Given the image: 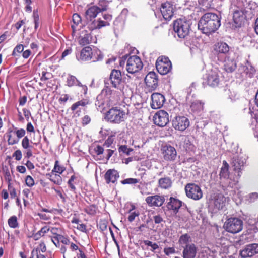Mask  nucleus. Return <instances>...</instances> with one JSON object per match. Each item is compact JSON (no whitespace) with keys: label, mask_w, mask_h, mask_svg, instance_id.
<instances>
[{"label":"nucleus","mask_w":258,"mask_h":258,"mask_svg":"<svg viewBox=\"0 0 258 258\" xmlns=\"http://www.w3.org/2000/svg\"><path fill=\"white\" fill-rule=\"evenodd\" d=\"M221 25L220 18L216 14L207 13L200 19L198 28L207 35L215 32Z\"/></svg>","instance_id":"f257e3e1"},{"label":"nucleus","mask_w":258,"mask_h":258,"mask_svg":"<svg viewBox=\"0 0 258 258\" xmlns=\"http://www.w3.org/2000/svg\"><path fill=\"white\" fill-rule=\"evenodd\" d=\"M126 61V70L130 74H134L140 71L143 68V63L140 58L136 55L123 56L120 61V65L123 66Z\"/></svg>","instance_id":"f03ea898"},{"label":"nucleus","mask_w":258,"mask_h":258,"mask_svg":"<svg viewBox=\"0 0 258 258\" xmlns=\"http://www.w3.org/2000/svg\"><path fill=\"white\" fill-rule=\"evenodd\" d=\"M190 24V21L185 18L178 19L174 22V31L179 38H184L189 33Z\"/></svg>","instance_id":"7ed1b4c3"},{"label":"nucleus","mask_w":258,"mask_h":258,"mask_svg":"<svg viewBox=\"0 0 258 258\" xmlns=\"http://www.w3.org/2000/svg\"><path fill=\"white\" fill-rule=\"evenodd\" d=\"M126 117L125 112L117 107H112L106 113L105 119L110 122L120 123L124 121Z\"/></svg>","instance_id":"20e7f679"},{"label":"nucleus","mask_w":258,"mask_h":258,"mask_svg":"<svg viewBox=\"0 0 258 258\" xmlns=\"http://www.w3.org/2000/svg\"><path fill=\"white\" fill-rule=\"evenodd\" d=\"M243 225V221L240 219L230 218L225 222L224 227L227 232L235 234L242 230Z\"/></svg>","instance_id":"39448f33"},{"label":"nucleus","mask_w":258,"mask_h":258,"mask_svg":"<svg viewBox=\"0 0 258 258\" xmlns=\"http://www.w3.org/2000/svg\"><path fill=\"white\" fill-rule=\"evenodd\" d=\"M109 80L113 87L120 91L123 90L124 81L122 78L121 73L120 71L115 69L112 70L110 74Z\"/></svg>","instance_id":"423d86ee"},{"label":"nucleus","mask_w":258,"mask_h":258,"mask_svg":"<svg viewBox=\"0 0 258 258\" xmlns=\"http://www.w3.org/2000/svg\"><path fill=\"white\" fill-rule=\"evenodd\" d=\"M156 67L160 74L166 75L171 70L172 64L168 57L160 56L156 60Z\"/></svg>","instance_id":"0eeeda50"},{"label":"nucleus","mask_w":258,"mask_h":258,"mask_svg":"<svg viewBox=\"0 0 258 258\" xmlns=\"http://www.w3.org/2000/svg\"><path fill=\"white\" fill-rule=\"evenodd\" d=\"M187 197L194 200H198L203 197V193L200 187L195 183H188L185 187Z\"/></svg>","instance_id":"6e6552de"},{"label":"nucleus","mask_w":258,"mask_h":258,"mask_svg":"<svg viewBox=\"0 0 258 258\" xmlns=\"http://www.w3.org/2000/svg\"><path fill=\"white\" fill-rule=\"evenodd\" d=\"M172 126L176 130L184 131L189 126V119L183 116H178L172 121Z\"/></svg>","instance_id":"1a4fd4ad"},{"label":"nucleus","mask_w":258,"mask_h":258,"mask_svg":"<svg viewBox=\"0 0 258 258\" xmlns=\"http://www.w3.org/2000/svg\"><path fill=\"white\" fill-rule=\"evenodd\" d=\"M154 123L161 127L165 126L169 122V115L164 110L158 111L153 117Z\"/></svg>","instance_id":"9d476101"},{"label":"nucleus","mask_w":258,"mask_h":258,"mask_svg":"<svg viewBox=\"0 0 258 258\" xmlns=\"http://www.w3.org/2000/svg\"><path fill=\"white\" fill-rule=\"evenodd\" d=\"M205 79L207 84L212 87L217 86L220 82L219 72L217 69H212L208 72Z\"/></svg>","instance_id":"9b49d317"},{"label":"nucleus","mask_w":258,"mask_h":258,"mask_svg":"<svg viewBox=\"0 0 258 258\" xmlns=\"http://www.w3.org/2000/svg\"><path fill=\"white\" fill-rule=\"evenodd\" d=\"M164 159L167 161H174L177 157V152L174 147L170 145H165L162 148Z\"/></svg>","instance_id":"f8f14e48"},{"label":"nucleus","mask_w":258,"mask_h":258,"mask_svg":"<svg viewBox=\"0 0 258 258\" xmlns=\"http://www.w3.org/2000/svg\"><path fill=\"white\" fill-rule=\"evenodd\" d=\"M258 253V244L253 243L247 245L240 251V255L243 258L252 257Z\"/></svg>","instance_id":"ddd939ff"},{"label":"nucleus","mask_w":258,"mask_h":258,"mask_svg":"<svg viewBox=\"0 0 258 258\" xmlns=\"http://www.w3.org/2000/svg\"><path fill=\"white\" fill-rule=\"evenodd\" d=\"M247 11L244 9H238L234 11L233 19L237 26L240 27L246 18Z\"/></svg>","instance_id":"4468645a"},{"label":"nucleus","mask_w":258,"mask_h":258,"mask_svg":"<svg viewBox=\"0 0 258 258\" xmlns=\"http://www.w3.org/2000/svg\"><path fill=\"white\" fill-rule=\"evenodd\" d=\"M145 201L150 207H160L164 203L165 198L163 196L156 195L147 197Z\"/></svg>","instance_id":"2eb2a0df"},{"label":"nucleus","mask_w":258,"mask_h":258,"mask_svg":"<svg viewBox=\"0 0 258 258\" xmlns=\"http://www.w3.org/2000/svg\"><path fill=\"white\" fill-rule=\"evenodd\" d=\"M198 250V247L192 243L183 247L182 251L183 258H196Z\"/></svg>","instance_id":"dca6fc26"},{"label":"nucleus","mask_w":258,"mask_h":258,"mask_svg":"<svg viewBox=\"0 0 258 258\" xmlns=\"http://www.w3.org/2000/svg\"><path fill=\"white\" fill-rule=\"evenodd\" d=\"M152 103L151 106L153 109H157L162 107L164 102V96L160 93H154L151 95Z\"/></svg>","instance_id":"f3484780"},{"label":"nucleus","mask_w":258,"mask_h":258,"mask_svg":"<svg viewBox=\"0 0 258 258\" xmlns=\"http://www.w3.org/2000/svg\"><path fill=\"white\" fill-rule=\"evenodd\" d=\"M146 85L152 89H155L158 86L157 75L154 72H150L145 78Z\"/></svg>","instance_id":"a211bd4d"},{"label":"nucleus","mask_w":258,"mask_h":258,"mask_svg":"<svg viewBox=\"0 0 258 258\" xmlns=\"http://www.w3.org/2000/svg\"><path fill=\"white\" fill-rule=\"evenodd\" d=\"M112 90L109 88H106L103 89L101 93L97 96L98 99H103V104H106L110 105L112 102Z\"/></svg>","instance_id":"6ab92c4d"},{"label":"nucleus","mask_w":258,"mask_h":258,"mask_svg":"<svg viewBox=\"0 0 258 258\" xmlns=\"http://www.w3.org/2000/svg\"><path fill=\"white\" fill-rule=\"evenodd\" d=\"M173 9L172 5L169 2L162 4L160 11L163 18L165 20H170L173 15Z\"/></svg>","instance_id":"aec40b11"},{"label":"nucleus","mask_w":258,"mask_h":258,"mask_svg":"<svg viewBox=\"0 0 258 258\" xmlns=\"http://www.w3.org/2000/svg\"><path fill=\"white\" fill-rule=\"evenodd\" d=\"M93 52L90 46H87L82 49L80 53L76 56L79 61H88L93 58Z\"/></svg>","instance_id":"412c9836"},{"label":"nucleus","mask_w":258,"mask_h":258,"mask_svg":"<svg viewBox=\"0 0 258 258\" xmlns=\"http://www.w3.org/2000/svg\"><path fill=\"white\" fill-rule=\"evenodd\" d=\"M88 26L90 30L95 29H99L103 27L108 26L107 22H104L101 18L96 20L95 19L92 20L88 21L87 22Z\"/></svg>","instance_id":"4be33fe9"},{"label":"nucleus","mask_w":258,"mask_h":258,"mask_svg":"<svg viewBox=\"0 0 258 258\" xmlns=\"http://www.w3.org/2000/svg\"><path fill=\"white\" fill-rule=\"evenodd\" d=\"M119 177L118 172L115 169H109L105 173L104 178L107 183H114Z\"/></svg>","instance_id":"5701e85b"},{"label":"nucleus","mask_w":258,"mask_h":258,"mask_svg":"<svg viewBox=\"0 0 258 258\" xmlns=\"http://www.w3.org/2000/svg\"><path fill=\"white\" fill-rule=\"evenodd\" d=\"M79 43L83 46L88 45L92 42V37L90 33L86 30H83L79 38Z\"/></svg>","instance_id":"b1692460"},{"label":"nucleus","mask_w":258,"mask_h":258,"mask_svg":"<svg viewBox=\"0 0 258 258\" xmlns=\"http://www.w3.org/2000/svg\"><path fill=\"white\" fill-rule=\"evenodd\" d=\"M100 12L96 6L88 8L85 12V18L87 21L95 19L97 14Z\"/></svg>","instance_id":"393cba45"},{"label":"nucleus","mask_w":258,"mask_h":258,"mask_svg":"<svg viewBox=\"0 0 258 258\" xmlns=\"http://www.w3.org/2000/svg\"><path fill=\"white\" fill-rule=\"evenodd\" d=\"M182 205V202L178 199L171 197L169 202L168 203L167 207L170 210H172L174 212H178L179 209Z\"/></svg>","instance_id":"a878e982"},{"label":"nucleus","mask_w":258,"mask_h":258,"mask_svg":"<svg viewBox=\"0 0 258 258\" xmlns=\"http://www.w3.org/2000/svg\"><path fill=\"white\" fill-rule=\"evenodd\" d=\"M228 169V164L225 161H223V165L221 168L219 174L220 181H223L224 180H225L229 176V172Z\"/></svg>","instance_id":"bb28decb"},{"label":"nucleus","mask_w":258,"mask_h":258,"mask_svg":"<svg viewBox=\"0 0 258 258\" xmlns=\"http://www.w3.org/2000/svg\"><path fill=\"white\" fill-rule=\"evenodd\" d=\"M214 51L218 54H226L229 51V47L226 43L219 42L215 45Z\"/></svg>","instance_id":"cd10ccee"},{"label":"nucleus","mask_w":258,"mask_h":258,"mask_svg":"<svg viewBox=\"0 0 258 258\" xmlns=\"http://www.w3.org/2000/svg\"><path fill=\"white\" fill-rule=\"evenodd\" d=\"M241 68L244 73L250 78L252 77L255 73V68L248 60L246 61L244 65L241 66Z\"/></svg>","instance_id":"c85d7f7f"},{"label":"nucleus","mask_w":258,"mask_h":258,"mask_svg":"<svg viewBox=\"0 0 258 258\" xmlns=\"http://www.w3.org/2000/svg\"><path fill=\"white\" fill-rule=\"evenodd\" d=\"M245 164L244 160L237 157L234 158L232 161V166L234 168V170L238 172V175L240 176L239 172L242 170V168L243 167Z\"/></svg>","instance_id":"c756f323"},{"label":"nucleus","mask_w":258,"mask_h":258,"mask_svg":"<svg viewBox=\"0 0 258 258\" xmlns=\"http://www.w3.org/2000/svg\"><path fill=\"white\" fill-rule=\"evenodd\" d=\"M159 187L162 189H169L172 184L171 178L169 177L161 178L158 180Z\"/></svg>","instance_id":"7c9ffc66"},{"label":"nucleus","mask_w":258,"mask_h":258,"mask_svg":"<svg viewBox=\"0 0 258 258\" xmlns=\"http://www.w3.org/2000/svg\"><path fill=\"white\" fill-rule=\"evenodd\" d=\"M204 103L199 100L194 101L190 105L191 111L195 113H198L203 110Z\"/></svg>","instance_id":"2f4dec72"},{"label":"nucleus","mask_w":258,"mask_h":258,"mask_svg":"<svg viewBox=\"0 0 258 258\" xmlns=\"http://www.w3.org/2000/svg\"><path fill=\"white\" fill-rule=\"evenodd\" d=\"M238 182L237 179H232L229 176L225 180L220 181V184L223 187L233 188L237 184Z\"/></svg>","instance_id":"473e14b6"},{"label":"nucleus","mask_w":258,"mask_h":258,"mask_svg":"<svg viewBox=\"0 0 258 258\" xmlns=\"http://www.w3.org/2000/svg\"><path fill=\"white\" fill-rule=\"evenodd\" d=\"M191 241V237L187 234L182 235L179 238L178 243L183 248L187 245H189Z\"/></svg>","instance_id":"72a5a7b5"},{"label":"nucleus","mask_w":258,"mask_h":258,"mask_svg":"<svg viewBox=\"0 0 258 258\" xmlns=\"http://www.w3.org/2000/svg\"><path fill=\"white\" fill-rule=\"evenodd\" d=\"M47 176H49V179L54 183L57 185H60L61 184L62 178L59 175L56 174L55 173L51 172V173L47 174Z\"/></svg>","instance_id":"f704fd0d"},{"label":"nucleus","mask_w":258,"mask_h":258,"mask_svg":"<svg viewBox=\"0 0 258 258\" xmlns=\"http://www.w3.org/2000/svg\"><path fill=\"white\" fill-rule=\"evenodd\" d=\"M67 84L69 87L73 86H80L81 82L74 76L71 75L68 76L67 80Z\"/></svg>","instance_id":"c9c22d12"},{"label":"nucleus","mask_w":258,"mask_h":258,"mask_svg":"<svg viewBox=\"0 0 258 258\" xmlns=\"http://www.w3.org/2000/svg\"><path fill=\"white\" fill-rule=\"evenodd\" d=\"M14 134V130L9 128L7 133V137L8 138V143L9 145H13L16 144L19 142L18 139H16L13 137V134Z\"/></svg>","instance_id":"e433bc0d"},{"label":"nucleus","mask_w":258,"mask_h":258,"mask_svg":"<svg viewBox=\"0 0 258 258\" xmlns=\"http://www.w3.org/2000/svg\"><path fill=\"white\" fill-rule=\"evenodd\" d=\"M225 91L228 95L227 98L230 102H234L239 99L238 95L236 92L231 91L230 89L225 90Z\"/></svg>","instance_id":"4c0bfd02"},{"label":"nucleus","mask_w":258,"mask_h":258,"mask_svg":"<svg viewBox=\"0 0 258 258\" xmlns=\"http://www.w3.org/2000/svg\"><path fill=\"white\" fill-rule=\"evenodd\" d=\"M225 70L227 72H232L236 68V64L233 60L228 61L224 65Z\"/></svg>","instance_id":"58836bf2"},{"label":"nucleus","mask_w":258,"mask_h":258,"mask_svg":"<svg viewBox=\"0 0 258 258\" xmlns=\"http://www.w3.org/2000/svg\"><path fill=\"white\" fill-rule=\"evenodd\" d=\"M72 21L73 24L72 25V28L73 31H75L76 27L81 22L82 19L80 16L76 13L72 16Z\"/></svg>","instance_id":"ea45409f"},{"label":"nucleus","mask_w":258,"mask_h":258,"mask_svg":"<svg viewBox=\"0 0 258 258\" xmlns=\"http://www.w3.org/2000/svg\"><path fill=\"white\" fill-rule=\"evenodd\" d=\"M215 208L217 210L222 209L225 205L223 197H218L214 201Z\"/></svg>","instance_id":"a19ab883"},{"label":"nucleus","mask_w":258,"mask_h":258,"mask_svg":"<svg viewBox=\"0 0 258 258\" xmlns=\"http://www.w3.org/2000/svg\"><path fill=\"white\" fill-rule=\"evenodd\" d=\"M135 209V207L133 206L132 207V209L130 210L129 211V216L128 217V220L130 222H132L133 221L135 220V218L137 217H138L140 213L138 211H134V210Z\"/></svg>","instance_id":"79ce46f5"},{"label":"nucleus","mask_w":258,"mask_h":258,"mask_svg":"<svg viewBox=\"0 0 258 258\" xmlns=\"http://www.w3.org/2000/svg\"><path fill=\"white\" fill-rule=\"evenodd\" d=\"M9 226L13 228H17L18 226L17 218L16 216L11 217L8 221Z\"/></svg>","instance_id":"37998d69"},{"label":"nucleus","mask_w":258,"mask_h":258,"mask_svg":"<svg viewBox=\"0 0 258 258\" xmlns=\"http://www.w3.org/2000/svg\"><path fill=\"white\" fill-rule=\"evenodd\" d=\"M65 170V168L59 165L58 161L55 162L54 167L51 172L61 174Z\"/></svg>","instance_id":"c03bdc74"},{"label":"nucleus","mask_w":258,"mask_h":258,"mask_svg":"<svg viewBox=\"0 0 258 258\" xmlns=\"http://www.w3.org/2000/svg\"><path fill=\"white\" fill-rule=\"evenodd\" d=\"M246 201L249 203H254L258 201V193L252 192L248 194L246 199Z\"/></svg>","instance_id":"a18cd8bd"},{"label":"nucleus","mask_w":258,"mask_h":258,"mask_svg":"<svg viewBox=\"0 0 258 258\" xmlns=\"http://www.w3.org/2000/svg\"><path fill=\"white\" fill-rule=\"evenodd\" d=\"M108 3L105 0L100 1L98 6H97L100 12L106 11L108 8Z\"/></svg>","instance_id":"49530a36"},{"label":"nucleus","mask_w":258,"mask_h":258,"mask_svg":"<svg viewBox=\"0 0 258 258\" xmlns=\"http://www.w3.org/2000/svg\"><path fill=\"white\" fill-rule=\"evenodd\" d=\"M26 131L23 128L17 129L15 127L14 130V134H16L17 138L19 140V139L24 137L25 135Z\"/></svg>","instance_id":"de8ad7c7"},{"label":"nucleus","mask_w":258,"mask_h":258,"mask_svg":"<svg viewBox=\"0 0 258 258\" xmlns=\"http://www.w3.org/2000/svg\"><path fill=\"white\" fill-rule=\"evenodd\" d=\"M24 50V46L22 44H18L14 48L12 55L13 56H17V53H22Z\"/></svg>","instance_id":"09e8293b"},{"label":"nucleus","mask_w":258,"mask_h":258,"mask_svg":"<svg viewBox=\"0 0 258 258\" xmlns=\"http://www.w3.org/2000/svg\"><path fill=\"white\" fill-rule=\"evenodd\" d=\"M86 105V102L84 100H80L79 101L74 104H73L71 106V110L72 111H75L76 110L79 106H85Z\"/></svg>","instance_id":"8fccbe9b"},{"label":"nucleus","mask_w":258,"mask_h":258,"mask_svg":"<svg viewBox=\"0 0 258 258\" xmlns=\"http://www.w3.org/2000/svg\"><path fill=\"white\" fill-rule=\"evenodd\" d=\"M144 243L146 245L150 246L151 247L150 250L152 251H154L156 249L159 248L158 245L156 243H153L152 242L149 240H145L144 241Z\"/></svg>","instance_id":"3c124183"},{"label":"nucleus","mask_w":258,"mask_h":258,"mask_svg":"<svg viewBox=\"0 0 258 258\" xmlns=\"http://www.w3.org/2000/svg\"><path fill=\"white\" fill-rule=\"evenodd\" d=\"M139 181V180L136 179V178H129L125 179L123 180H122L121 181V183L122 184H135L137 183H138Z\"/></svg>","instance_id":"603ef678"},{"label":"nucleus","mask_w":258,"mask_h":258,"mask_svg":"<svg viewBox=\"0 0 258 258\" xmlns=\"http://www.w3.org/2000/svg\"><path fill=\"white\" fill-rule=\"evenodd\" d=\"M118 150L119 152H122L127 155H130V152H132L133 150L131 148H128L126 145H122L119 147Z\"/></svg>","instance_id":"864d4df0"},{"label":"nucleus","mask_w":258,"mask_h":258,"mask_svg":"<svg viewBox=\"0 0 258 258\" xmlns=\"http://www.w3.org/2000/svg\"><path fill=\"white\" fill-rule=\"evenodd\" d=\"M114 142V137L113 136H109L107 139V140L105 141L103 146L104 147H109Z\"/></svg>","instance_id":"5fc2aeb1"},{"label":"nucleus","mask_w":258,"mask_h":258,"mask_svg":"<svg viewBox=\"0 0 258 258\" xmlns=\"http://www.w3.org/2000/svg\"><path fill=\"white\" fill-rule=\"evenodd\" d=\"M164 252L167 256H169L170 254L175 253L176 251L174 247H168L164 248Z\"/></svg>","instance_id":"6e6d98bb"},{"label":"nucleus","mask_w":258,"mask_h":258,"mask_svg":"<svg viewBox=\"0 0 258 258\" xmlns=\"http://www.w3.org/2000/svg\"><path fill=\"white\" fill-rule=\"evenodd\" d=\"M22 146L25 149H28L30 147L29 140L27 136L23 139L22 141Z\"/></svg>","instance_id":"4d7b16f0"},{"label":"nucleus","mask_w":258,"mask_h":258,"mask_svg":"<svg viewBox=\"0 0 258 258\" xmlns=\"http://www.w3.org/2000/svg\"><path fill=\"white\" fill-rule=\"evenodd\" d=\"M25 182L26 185L29 187H32L34 185V180L30 175L26 176L25 179Z\"/></svg>","instance_id":"13d9d810"},{"label":"nucleus","mask_w":258,"mask_h":258,"mask_svg":"<svg viewBox=\"0 0 258 258\" xmlns=\"http://www.w3.org/2000/svg\"><path fill=\"white\" fill-rule=\"evenodd\" d=\"M85 211L87 212L88 214L91 215L94 214L96 212V207L94 205H91L89 207H86L85 209Z\"/></svg>","instance_id":"bf43d9fd"},{"label":"nucleus","mask_w":258,"mask_h":258,"mask_svg":"<svg viewBox=\"0 0 258 258\" xmlns=\"http://www.w3.org/2000/svg\"><path fill=\"white\" fill-rule=\"evenodd\" d=\"M8 190L11 198H15L17 196L15 189L10 184L8 185Z\"/></svg>","instance_id":"052dcab7"},{"label":"nucleus","mask_w":258,"mask_h":258,"mask_svg":"<svg viewBox=\"0 0 258 258\" xmlns=\"http://www.w3.org/2000/svg\"><path fill=\"white\" fill-rule=\"evenodd\" d=\"M22 153L20 150H16L13 155V157H15L16 160H20L22 158Z\"/></svg>","instance_id":"680f3d73"},{"label":"nucleus","mask_w":258,"mask_h":258,"mask_svg":"<svg viewBox=\"0 0 258 258\" xmlns=\"http://www.w3.org/2000/svg\"><path fill=\"white\" fill-rule=\"evenodd\" d=\"M59 236L60 235L51 236V241L56 246H57L59 244Z\"/></svg>","instance_id":"e2e57ef3"},{"label":"nucleus","mask_w":258,"mask_h":258,"mask_svg":"<svg viewBox=\"0 0 258 258\" xmlns=\"http://www.w3.org/2000/svg\"><path fill=\"white\" fill-rule=\"evenodd\" d=\"M153 219L156 224L161 223L163 221L162 217L159 215L154 216Z\"/></svg>","instance_id":"0e129e2a"},{"label":"nucleus","mask_w":258,"mask_h":258,"mask_svg":"<svg viewBox=\"0 0 258 258\" xmlns=\"http://www.w3.org/2000/svg\"><path fill=\"white\" fill-rule=\"evenodd\" d=\"M50 230V228L47 226H44L42 227L39 231V234L43 236L46 233L48 232Z\"/></svg>","instance_id":"69168bd1"},{"label":"nucleus","mask_w":258,"mask_h":258,"mask_svg":"<svg viewBox=\"0 0 258 258\" xmlns=\"http://www.w3.org/2000/svg\"><path fill=\"white\" fill-rule=\"evenodd\" d=\"M98 226L102 231L106 230L107 227V223L105 221H100Z\"/></svg>","instance_id":"338daca9"},{"label":"nucleus","mask_w":258,"mask_h":258,"mask_svg":"<svg viewBox=\"0 0 258 258\" xmlns=\"http://www.w3.org/2000/svg\"><path fill=\"white\" fill-rule=\"evenodd\" d=\"M104 151V148L99 145H98L95 149V151L98 155L103 154Z\"/></svg>","instance_id":"774afa93"}]
</instances>
